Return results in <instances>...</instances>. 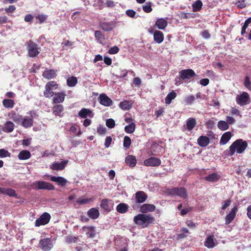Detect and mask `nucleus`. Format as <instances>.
Masks as SVG:
<instances>
[{"mask_svg":"<svg viewBox=\"0 0 251 251\" xmlns=\"http://www.w3.org/2000/svg\"><path fill=\"white\" fill-rule=\"evenodd\" d=\"M54 93L52 91V88H50L48 85H45V90L44 91V96L47 98H50L54 96Z\"/></svg>","mask_w":251,"mask_h":251,"instance_id":"obj_41","label":"nucleus"},{"mask_svg":"<svg viewBox=\"0 0 251 251\" xmlns=\"http://www.w3.org/2000/svg\"><path fill=\"white\" fill-rule=\"evenodd\" d=\"M131 143V141L129 137L127 136H125L124 138L123 146L126 149L129 148Z\"/></svg>","mask_w":251,"mask_h":251,"instance_id":"obj_49","label":"nucleus"},{"mask_svg":"<svg viewBox=\"0 0 251 251\" xmlns=\"http://www.w3.org/2000/svg\"><path fill=\"white\" fill-rule=\"evenodd\" d=\"M244 86L248 88V89H250L251 86V82L250 80V78L248 76H246L245 78V81L244 82Z\"/></svg>","mask_w":251,"mask_h":251,"instance_id":"obj_58","label":"nucleus"},{"mask_svg":"<svg viewBox=\"0 0 251 251\" xmlns=\"http://www.w3.org/2000/svg\"><path fill=\"white\" fill-rule=\"evenodd\" d=\"M4 195H7L10 197H13L17 198V194L16 193V191L15 190L12 188H5L4 190Z\"/></svg>","mask_w":251,"mask_h":251,"instance_id":"obj_48","label":"nucleus"},{"mask_svg":"<svg viewBox=\"0 0 251 251\" xmlns=\"http://www.w3.org/2000/svg\"><path fill=\"white\" fill-rule=\"evenodd\" d=\"M154 218L150 215L139 214L133 218L134 223L137 225L142 226V227H146L150 224H152Z\"/></svg>","mask_w":251,"mask_h":251,"instance_id":"obj_2","label":"nucleus"},{"mask_svg":"<svg viewBox=\"0 0 251 251\" xmlns=\"http://www.w3.org/2000/svg\"><path fill=\"white\" fill-rule=\"evenodd\" d=\"M87 215L92 219H97L100 216V212L96 208H91L87 211Z\"/></svg>","mask_w":251,"mask_h":251,"instance_id":"obj_28","label":"nucleus"},{"mask_svg":"<svg viewBox=\"0 0 251 251\" xmlns=\"http://www.w3.org/2000/svg\"><path fill=\"white\" fill-rule=\"evenodd\" d=\"M135 198L136 202L140 203L146 201L148 196L144 191H139L135 193Z\"/></svg>","mask_w":251,"mask_h":251,"instance_id":"obj_20","label":"nucleus"},{"mask_svg":"<svg viewBox=\"0 0 251 251\" xmlns=\"http://www.w3.org/2000/svg\"><path fill=\"white\" fill-rule=\"evenodd\" d=\"M136 125L134 123H131L125 127V131L127 133H132L135 129Z\"/></svg>","mask_w":251,"mask_h":251,"instance_id":"obj_46","label":"nucleus"},{"mask_svg":"<svg viewBox=\"0 0 251 251\" xmlns=\"http://www.w3.org/2000/svg\"><path fill=\"white\" fill-rule=\"evenodd\" d=\"M226 123H228V125H232L235 123V120L234 118L231 116H227L226 117Z\"/></svg>","mask_w":251,"mask_h":251,"instance_id":"obj_64","label":"nucleus"},{"mask_svg":"<svg viewBox=\"0 0 251 251\" xmlns=\"http://www.w3.org/2000/svg\"><path fill=\"white\" fill-rule=\"evenodd\" d=\"M52 100V103H60L63 102L65 100L66 94L64 92H58L54 93Z\"/></svg>","mask_w":251,"mask_h":251,"instance_id":"obj_21","label":"nucleus"},{"mask_svg":"<svg viewBox=\"0 0 251 251\" xmlns=\"http://www.w3.org/2000/svg\"><path fill=\"white\" fill-rule=\"evenodd\" d=\"M43 76L47 79H51L56 76V72L52 69L45 70L43 73Z\"/></svg>","mask_w":251,"mask_h":251,"instance_id":"obj_32","label":"nucleus"},{"mask_svg":"<svg viewBox=\"0 0 251 251\" xmlns=\"http://www.w3.org/2000/svg\"><path fill=\"white\" fill-rule=\"evenodd\" d=\"M132 83L135 86L140 87L141 84V80L139 77H136L133 78Z\"/></svg>","mask_w":251,"mask_h":251,"instance_id":"obj_60","label":"nucleus"},{"mask_svg":"<svg viewBox=\"0 0 251 251\" xmlns=\"http://www.w3.org/2000/svg\"><path fill=\"white\" fill-rule=\"evenodd\" d=\"M95 199L94 198H84V197H80L78 198L76 201V202L78 203L79 205H83L88 204L91 202L94 201Z\"/></svg>","mask_w":251,"mask_h":251,"instance_id":"obj_36","label":"nucleus"},{"mask_svg":"<svg viewBox=\"0 0 251 251\" xmlns=\"http://www.w3.org/2000/svg\"><path fill=\"white\" fill-rule=\"evenodd\" d=\"M78 115L81 118L85 119L87 117L93 118L94 117V113L90 109L82 108L79 111Z\"/></svg>","mask_w":251,"mask_h":251,"instance_id":"obj_17","label":"nucleus"},{"mask_svg":"<svg viewBox=\"0 0 251 251\" xmlns=\"http://www.w3.org/2000/svg\"><path fill=\"white\" fill-rule=\"evenodd\" d=\"M125 162L130 167L133 168L136 166L137 160L134 156L128 155L126 157Z\"/></svg>","mask_w":251,"mask_h":251,"instance_id":"obj_27","label":"nucleus"},{"mask_svg":"<svg viewBox=\"0 0 251 251\" xmlns=\"http://www.w3.org/2000/svg\"><path fill=\"white\" fill-rule=\"evenodd\" d=\"M196 120L194 118H189L186 121V127L188 131H191L196 126Z\"/></svg>","mask_w":251,"mask_h":251,"instance_id":"obj_35","label":"nucleus"},{"mask_svg":"<svg viewBox=\"0 0 251 251\" xmlns=\"http://www.w3.org/2000/svg\"><path fill=\"white\" fill-rule=\"evenodd\" d=\"M155 206L151 204H144L140 207V211L143 213H147L149 212L154 211Z\"/></svg>","mask_w":251,"mask_h":251,"instance_id":"obj_24","label":"nucleus"},{"mask_svg":"<svg viewBox=\"0 0 251 251\" xmlns=\"http://www.w3.org/2000/svg\"><path fill=\"white\" fill-rule=\"evenodd\" d=\"M193 207L190 206H188L184 209H182L180 211V215L181 216H184L188 212L191 211Z\"/></svg>","mask_w":251,"mask_h":251,"instance_id":"obj_56","label":"nucleus"},{"mask_svg":"<svg viewBox=\"0 0 251 251\" xmlns=\"http://www.w3.org/2000/svg\"><path fill=\"white\" fill-rule=\"evenodd\" d=\"M198 145L201 147H205L209 143V139L206 136H201L197 140Z\"/></svg>","mask_w":251,"mask_h":251,"instance_id":"obj_30","label":"nucleus"},{"mask_svg":"<svg viewBox=\"0 0 251 251\" xmlns=\"http://www.w3.org/2000/svg\"><path fill=\"white\" fill-rule=\"evenodd\" d=\"M202 6V2L201 0L195 1L192 4L193 10L194 12H197L201 10Z\"/></svg>","mask_w":251,"mask_h":251,"instance_id":"obj_45","label":"nucleus"},{"mask_svg":"<svg viewBox=\"0 0 251 251\" xmlns=\"http://www.w3.org/2000/svg\"><path fill=\"white\" fill-rule=\"evenodd\" d=\"M97 132L100 135H104L106 132V128L100 125L97 127Z\"/></svg>","mask_w":251,"mask_h":251,"instance_id":"obj_61","label":"nucleus"},{"mask_svg":"<svg viewBox=\"0 0 251 251\" xmlns=\"http://www.w3.org/2000/svg\"><path fill=\"white\" fill-rule=\"evenodd\" d=\"M237 103L241 106L245 105L249 103L250 100L249 95L247 92H243L236 98Z\"/></svg>","mask_w":251,"mask_h":251,"instance_id":"obj_11","label":"nucleus"},{"mask_svg":"<svg viewBox=\"0 0 251 251\" xmlns=\"http://www.w3.org/2000/svg\"><path fill=\"white\" fill-rule=\"evenodd\" d=\"M217 126L220 130L222 131L226 130L229 128V126L228 125V123L222 120L218 122Z\"/></svg>","mask_w":251,"mask_h":251,"instance_id":"obj_42","label":"nucleus"},{"mask_svg":"<svg viewBox=\"0 0 251 251\" xmlns=\"http://www.w3.org/2000/svg\"><path fill=\"white\" fill-rule=\"evenodd\" d=\"M9 116L10 119L18 124L21 123L22 120L23 116L17 114L14 111H12L9 114Z\"/></svg>","mask_w":251,"mask_h":251,"instance_id":"obj_34","label":"nucleus"},{"mask_svg":"<svg viewBox=\"0 0 251 251\" xmlns=\"http://www.w3.org/2000/svg\"><path fill=\"white\" fill-rule=\"evenodd\" d=\"M119 106L123 110H127L131 108L132 103L128 100H124L120 102Z\"/></svg>","mask_w":251,"mask_h":251,"instance_id":"obj_40","label":"nucleus"},{"mask_svg":"<svg viewBox=\"0 0 251 251\" xmlns=\"http://www.w3.org/2000/svg\"><path fill=\"white\" fill-rule=\"evenodd\" d=\"M83 231L85 232L87 238H93L96 235V227L93 226H83L82 227Z\"/></svg>","mask_w":251,"mask_h":251,"instance_id":"obj_13","label":"nucleus"},{"mask_svg":"<svg viewBox=\"0 0 251 251\" xmlns=\"http://www.w3.org/2000/svg\"><path fill=\"white\" fill-rule=\"evenodd\" d=\"M18 157L20 160H26L31 157V153L28 151L23 150L19 152Z\"/></svg>","mask_w":251,"mask_h":251,"instance_id":"obj_37","label":"nucleus"},{"mask_svg":"<svg viewBox=\"0 0 251 251\" xmlns=\"http://www.w3.org/2000/svg\"><path fill=\"white\" fill-rule=\"evenodd\" d=\"M186 225L191 228H195L197 226V224L191 220H188L186 222Z\"/></svg>","mask_w":251,"mask_h":251,"instance_id":"obj_62","label":"nucleus"},{"mask_svg":"<svg viewBox=\"0 0 251 251\" xmlns=\"http://www.w3.org/2000/svg\"><path fill=\"white\" fill-rule=\"evenodd\" d=\"M64 107L61 104H55L52 107V113L56 117H62L64 115Z\"/></svg>","mask_w":251,"mask_h":251,"instance_id":"obj_19","label":"nucleus"},{"mask_svg":"<svg viewBox=\"0 0 251 251\" xmlns=\"http://www.w3.org/2000/svg\"><path fill=\"white\" fill-rule=\"evenodd\" d=\"M10 153L4 149H0V158H4L10 156Z\"/></svg>","mask_w":251,"mask_h":251,"instance_id":"obj_51","label":"nucleus"},{"mask_svg":"<svg viewBox=\"0 0 251 251\" xmlns=\"http://www.w3.org/2000/svg\"><path fill=\"white\" fill-rule=\"evenodd\" d=\"M95 36L96 39L99 42H101V39H104V36L102 34L100 31L97 30L95 33Z\"/></svg>","mask_w":251,"mask_h":251,"instance_id":"obj_53","label":"nucleus"},{"mask_svg":"<svg viewBox=\"0 0 251 251\" xmlns=\"http://www.w3.org/2000/svg\"><path fill=\"white\" fill-rule=\"evenodd\" d=\"M78 239V236L68 235L66 237V242L69 244L76 243Z\"/></svg>","mask_w":251,"mask_h":251,"instance_id":"obj_50","label":"nucleus"},{"mask_svg":"<svg viewBox=\"0 0 251 251\" xmlns=\"http://www.w3.org/2000/svg\"><path fill=\"white\" fill-rule=\"evenodd\" d=\"M114 203L111 200L104 199L100 201V207L107 212H110L113 208Z\"/></svg>","mask_w":251,"mask_h":251,"instance_id":"obj_10","label":"nucleus"},{"mask_svg":"<svg viewBox=\"0 0 251 251\" xmlns=\"http://www.w3.org/2000/svg\"><path fill=\"white\" fill-rule=\"evenodd\" d=\"M28 116H25L22 118L21 122V125L25 128L31 127L33 125V120L36 116V112L34 110H31L28 112Z\"/></svg>","mask_w":251,"mask_h":251,"instance_id":"obj_4","label":"nucleus"},{"mask_svg":"<svg viewBox=\"0 0 251 251\" xmlns=\"http://www.w3.org/2000/svg\"><path fill=\"white\" fill-rule=\"evenodd\" d=\"M231 136L232 134L231 132H226L222 135L220 141V144L221 145H225L229 141Z\"/></svg>","mask_w":251,"mask_h":251,"instance_id":"obj_31","label":"nucleus"},{"mask_svg":"<svg viewBox=\"0 0 251 251\" xmlns=\"http://www.w3.org/2000/svg\"><path fill=\"white\" fill-rule=\"evenodd\" d=\"M248 147L247 141L242 139H237L230 146L228 152L229 156L233 155L235 152L237 153H242Z\"/></svg>","mask_w":251,"mask_h":251,"instance_id":"obj_1","label":"nucleus"},{"mask_svg":"<svg viewBox=\"0 0 251 251\" xmlns=\"http://www.w3.org/2000/svg\"><path fill=\"white\" fill-rule=\"evenodd\" d=\"M106 125L109 128H112L114 127L115 126V123L113 119H108L106 121Z\"/></svg>","mask_w":251,"mask_h":251,"instance_id":"obj_52","label":"nucleus"},{"mask_svg":"<svg viewBox=\"0 0 251 251\" xmlns=\"http://www.w3.org/2000/svg\"><path fill=\"white\" fill-rule=\"evenodd\" d=\"M77 83V79L76 77L72 76L69 77L67 80V84L68 86L74 87Z\"/></svg>","mask_w":251,"mask_h":251,"instance_id":"obj_43","label":"nucleus"},{"mask_svg":"<svg viewBox=\"0 0 251 251\" xmlns=\"http://www.w3.org/2000/svg\"><path fill=\"white\" fill-rule=\"evenodd\" d=\"M47 16L43 14H39L36 17V18L39 20L40 24L44 23L47 20Z\"/></svg>","mask_w":251,"mask_h":251,"instance_id":"obj_59","label":"nucleus"},{"mask_svg":"<svg viewBox=\"0 0 251 251\" xmlns=\"http://www.w3.org/2000/svg\"><path fill=\"white\" fill-rule=\"evenodd\" d=\"M176 96L177 94L176 92L174 90L172 91V92L169 93L165 98V100L166 104H170L171 103L172 100L175 99Z\"/></svg>","mask_w":251,"mask_h":251,"instance_id":"obj_39","label":"nucleus"},{"mask_svg":"<svg viewBox=\"0 0 251 251\" xmlns=\"http://www.w3.org/2000/svg\"><path fill=\"white\" fill-rule=\"evenodd\" d=\"M204 246L208 249L213 248L215 246L214 235L208 236L204 241Z\"/></svg>","mask_w":251,"mask_h":251,"instance_id":"obj_29","label":"nucleus"},{"mask_svg":"<svg viewBox=\"0 0 251 251\" xmlns=\"http://www.w3.org/2000/svg\"><path fill=\"white\" fill-rule=\"evenodd\" d=\"M161 163V160L155 157H151L145 159L144 161V165L146 166L157 167Z\"/></svg>","mask_w":251,"mask_h":251,"instance_id":"obj_12","label":"nucleus"},{"mask_svg":"<svg viewBox=\"0 0 251 251\" xmlns=\"http://www.w3.org/2000/svg\"><path fill=\"white\" fill-rule=\"evenodd\" d=\"M51 181L57 183L61 186H64L67 183V180L62 176H51L50 177Z\"/></svg>","mask_w":251,"mask_h":251,"instance_id":"obj_25","label":"nucleus"},{"mask_svg":"<svg viewBox=\"0 0 251 251\" xmlns=\"http://www.w3.org/2000/svg\"><path fill=\"white\" fill-rule=\"evenodd\" d=\"M53 246L52 242L50 238H44L39 241V247L44 251H50Z\"/></svg>","mask_w":251,"mask_h":251,"instance_id":"obj_8","label":"nucleus"},{"mask_svg":"<svg viewBox=\"0 0 251 251\" xmlns=\"http://www.w3.org/2000/svg\"><path fill=\"white\" fill-rule=\"evenodd\" d=\"M100 103L104 106H109L112 105V100L105 94H101L99 98Z\"/></svg>","mask_w":251,"mask_h":251,"instance_id":"obj_14","label":"nucleus"},{"mask_svg":"<svg viewBox=\"0 0 251 251\" xmlns=\"http://www.w3.org/2000/svg\"><path fill=\"white\" fill-rule=\"evenodd\" d=\"M149 32L151 34L153 33L154 41L157 43H161L164 39V34L159 30H155L154 32L151 30H149Z\"/></svg>","mask_w":251,"mask_h":251,"instance_id":"obj_15","label":"nucleus"},{"mask_svg":"<svg viewBox=\"0 0 251 251\" xmlns=\"http://www.w3.org/2000/svg\"><path fill=\"white\" fill-rule=\"evenodd\" d=\"M179 79L182 80L190 79L196 75L194 70L191 69H184L179 72Z\"/></svg>","mask_w":251,"mask_h":251,"instance_id":"obj_6","label":"nucleus"},{"mask_svg":"<svg viewBox=\"0 0 251 251\" xmlns=\"http://www.w3.org/2000/svg\"><path fill=\"white\" fill-rule=\"evenodd\" d=\"M3 105L7 108H13L15 102L13 100L10 99H4L2 101Z\"/></svg>","mask_w":251,"mask_h":251,"instance_id":"obj_44","label":"nucleus"},{"mask_svg":"<svg viewBox=\"0 0 251 251\" xmlns=\"http://www.w3.org/2000/svg\"><path fill=\"white\" fill-rule=\"evenodd\" d=\"M165 193L166 195L170 196H178L183 199L187 198V190L184 187L167 188L166 189Z\"/></svg>","mask_w":251,"mask_h":251,"instance_id":"obj_3","label":"nucleus"},{"mask_svg":"<svg viewBox=\"0 0 251 251\" xmlns=\"http://www.w3.org/2000/svg\"><path fill=\"white\" fill-rule=\"evenodd\" d=\"M195 98L193 95L187 96L185 99V102L188 104H191L195 100Z\"/></svg>","mask_w":251,"mask_h":251,"instance_id":"obj_54","label":"nucleus"},{"mask_svg":"<svg viewBox=\"0 0 251 251\" xmlns=\"http://www.w3.org/2000/svg\"><path fill=\"white\" fill-rule=\"evenodd\" d=\"M221 176L216 173H213L206 176L205 180L211 182H216L220 179Z\"/></svg>","mask_w":251,"mask_h":251,"instance_id":"obj_33","label":"nucleus"},{"mask_svg":"<svg viewBox=\"0 0 251 251\" xmlns=\"http://www.w3.org/2000/svg\"><path fill=\"white\" fill-rule=\"evenodd\" d=\"M101 29L105 31H109L112 30L115 28L116 24L115 22L111 21L110 22H103L100 24Z\"/></svg>","mask_w":251,"mask_h":251,"instance_id":"obj_22","label":"nucleus"},{"mask_svg":"<svg viewBox=\"0 0 251 251\" xmlns=\"http://www.w3.org/2000/svg\"><path fill=\"white\" fill-rule=\"evenodd\" d=\"M238 211V208L236 206H234L231 209V211L229 214H228L225 218L226 224L228 225L232 222L233 219L235 217L236 213Z\"/></svg>","mask_w":251,"mask_h":251,"instance_id":"obj_18","label":"nucleus"},{"mask_svg":"<svg viewBox=\"0 0 251 251\" xmlns=\"http://www.w3.org/2000/svg\"><path fill=\"white\" fill-rule=\"evenodd\" d=\"M68 162V160H64L59 163L54 162L50 166V168L52 170L62 171L65 169Z\"/></svg>","mask_w":251,"mask_h":251,"instance_id":"obj_16","label":"nucleus"},{"mask_svg":"<svg viewBox=\"0 0 251 251\" xmlns=\"http://www.w3.org/2000/svg\"><path fill=\"white\" fill-rule=\"evenodd\" d=\"M168 25L167 21L163 18H160L156 20L155 26L159 29L164 30Z\"/></svg>","mask_w":251,"mask_h":251,"instance_id":"obj_26","label":"nucleus"},{"mask_svg":"<svg viewBox=\"0 0 251 251\" xmlns=\"http://www.w3.org/2000/svg\"><path fill=\"white\" fill-rule=\"evenodd\" d=\"M27 49L29 56L31 57H34L38 55L40 52L38 50L37 44L31 40H29L27 42Z\"/></svg>","mask_w":251,"mask_h":251,"instance_id":"obj_7","label":"nucleus"},{"mask_svg":"<svg viewBox=\"0 0 251 251\" xmlns=\"http://www.w3.org/2000/svg\"><path fill=\"white\" fill-rule=\"evenodd\" d=\"M126 14L129 17L133 18L136 15V12L133 10L129 9L126 10Z\"/></svg>","mask_w":251,"mask_h":251,"instance_id":"obj_63","label":"nucleus"},{"mask_svg":"<svg viewBox=\"0 0 251 251\" xmlns=\"http://www.w3.org/2000/svg\"><path fill=\"white\" fill-rule=\"evenodd\" d=\"M119 51V49L117 46H114L110 48L108 51V53L110 54H114L118 53Z\"/></svg>","mask_w":251,"mask_h":251,"instance_id":"obj_57","label":"nucleus"},{"mask_svg":"<svg viewBox=\"0 0 251 251\" xmlns=\"http://www.w3.org/2000/svg\"><path fill=\"white\" fill-rule=\"evenodd\" d=\"M31 186L33 189L37 190H53L55 189L53 184L44 181H36L32 183Z\"/></svg>","mask_w":251,"mask_h":251,"instance_id":"obj_5","label":"nucleus"},{"mask_svg":"<svg viewBox=\"0 0 251 251\" xmlns=\"http://www.w3.org/2000/svg\"><path fill=\"white\" fill-rule=\"evenodd\" d=\"M15 125L11 121L6 122L2 127V130L6 133H10L12 132L14 129Z\"/></svg>","mask_w":251,"mask_h":251,"instance_id":"obj_23","label":"nucleus"},{"mask_svg":"<svg viewBox=\"0 0 251 251\" xmlns=\"http://www.w3.org/2000/svg\"><path fill=\"white\" fill-rule=\"evenodd\" d=\"M128 209V205L125 203H121L119 204L116 207L117 211L120 213H126Z\"/></svg>","mask_w":251,"mask_h":251,"instance_id":"obj_38","label":"nucleus"},{"mask_svg":"<svg viewBox=\"0 0 251 251\" xmlns=\"http://www.w3.org/2000/svg\"><path fill=\"white\" fill-rule=\"evenodd\" d=\"M51 216L47 212H44L40 217L35 221V226H39L48 224L50 220Z\"/></svg>","mask_w":251,"mask_h":251,"instance_id":"obj_9","label":"nucleus"},{"mask_svg":"<svg viewBox=\"0 0 251 251\" xmlns=\"http://www.w3.org/2000/svg\"><path fill=\"white\" fill-rule=\"evenodd\" d=\"M143 10L146 13L151 12L152 10L151 3L150 2L147 3L146 5L143 6Z\"/></svg>","mask_w":251,"mask_h":251,"instance_id":"obj_55","label":"nucleus"},{"mask_svg":"<svg viewBox=\"0 0 251 251\" xmlns=\"http://www.w3.org/2000/svg\"><path fill=\"white\" fill-rule=\"evenodd\" d=\"M251 23V17L249 18L248 19H247L244 24V25H243L241 31V34L242 35H244L246 33V29L248 28L249 24Z\"/></svg>","mask_w":251,"mask_h":251,"instance_id":"obj_47","label":"nucleus"}]
</instances>
